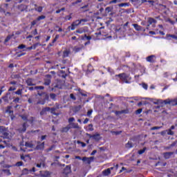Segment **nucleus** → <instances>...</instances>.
I'll list each match as a JSON object with an SVG mask.
<instances>
[{
    "mask_svg": "<svg viewBox=\"0 0 177 177\" xmlns=\"http://www.w3.org/2000/svg\"><path fill=\"white\" fill-rule=\"evenodd\" d=\"M154 104H162L161 106L164 107L165 104H169V106H177V99L175 100H157V102H153Z\"/></svg>",
    "mask_w": 177,
    "mask_h": 177,
    "instance_id": "f257e3e1",
    "label": "nucleus"
},
{
    "mask_svg": "<svg viewBox=\"0 0 177 177\" xmlns=\"http://www.w3.org/2000/svg\"><path fill=\"white\" fill-rule=\"evenodd\" d=\"M115 77H118L120 80H122V84L125 82V84H131V82L128 80H131V77L129 78V75L123 73L118 75H115Z\"/></svg>",
    "mask_w": 177,
    "mask_h": 177,
    "instance_id": "f03ea898",
    "label": "nucleus"
},
{
    "mask_svg": "<svg viewBox=\"0 0 177 177\" xmlns=\"http://www.w3.org/2000/svg\"><path fill=\"white\" fill-rule=\"evenodd\" d=\"M0 133H1L0 138H2L3 139H10L9 137V131L5 126H0Z\"/></svg>",
    "mask_w": 177,
    "mask_h": 177,
    "instance_id": "7ed1b4c3",
    "label": "nucleus"
},
{
    "mask_svg": "<svg viewBox=\"0 0 177 177\" xmlns=\"http://www.w3.org/2000/svg\"><path fill=\"white\" fill-rule=\"evenodd\" d=\"M44 100H47V102H51V100H53V102H56L57 100V95L55 93H47L44 96Z\"/></svg>",
    "mask_w": 177,
    "mask_h": 177,
    "instance_id": "20e7f679",
    "label": "nucleus"
},
{
    "mask_svg": "<svg viewBox=\"0 0 177 177\" xmlns=\"http://www.w3.org/2000/svg\"><path fill=\"white\" fill-rule=\"evenodd\" d=\"M19 12H27L28 6L26 4H20L17 6Z\"/></svg>",
    "mask_w": 177,
    "mask_h": 177,
    "instance_id": "39448f33",
    "label": "nucleus"
},
{
    "mask_svg": "<svg viewBox=\"0 0 177 177\" xmlns=\"http://www.w3.org/2000/svg\"><path fill=\"white\" fill-rule=\"evenodd\" d=\"M94 159L95 158L93 157H90V158L83 157L82 160L83 162H85V164H91Z\"/></svg>",
    "mask_w": 177,
    "mask_h": 177,
    "instance_id": "423d86ee",
    "label": "nucleus"
},
{
    "mask_svg": "<svg viewBox=\"0 0 177 177\" xmlns=\"http://www.w3.org/2000/svg\"><path fill=\"white\" fill-rule=\"evenodd\" d=\"M164 39L171 41V38L177 41V36L176 35L167 34L165 37H162Z\"/></svg>",
    "mask_w": 177,
    "mask_h": 177,
    "instance_id": "0eeeda50",
    "label": "nucleus"
},
{
    "mask_svg": "<svg viewBox=\"0 0 177 177\" xmlns=\"http://www.w3.org/2000/svg\"><path fill=\"white\" fill-rule=\"evenodd\" d=\"M37 143L38 145L35 148V150H44V149H45V142L41 143L40 142H38Z\"/></svg>",
    "mask_w": 177,
    "mask_h": 177,
    "instance_id": "6e6552de",
    "label": "nucleus"
},
{
    "mask_svg": "<svg viewBox=\"0 0 177 177\" xmlns=\"http://www.w3.org/2000/svg\"><path fill=\"white\" fill-rule=\"evenodd\" d=\"M113 9H114V7L113 6H109L105 8V12L102 15L104 17H106L110 12H113Z\"/></svg>",
    "mask_w": 177,
    "mask_h": 177,
    "instance_id": "1a4fd4ad",
    "label": "nucleus"
},
{
    "mask_svg": "<svg viewBox=\"0 0 177 177\" xmlns=\"http://www.w3.org/2000/svg\"><path fill=\"white\" fill-rule=\"evenodd\" d=\"M46 77L47 79H45V82L44 83V85H46V86H48V85H50V79L52 78V75H46Z\"/></svg>",
    "mask_w": 177,
    "mask_h": 177,
    "instance_id": "9d476101",
    "label": "nucleus"
},
{
    "mask_svg": "<svg viewBox=\"0 0 177 177\" xmlns=\"http://www.w3.org/2000/svg\"><path fill=\"white\" fill-rule=\"evenodd\" d=\"M63 174L64 175H68V174H71V166L66 165V167L64 169Z\"/></svg>",
    "mask_w": 177,
    "mask_h": 177,
    "instance_id": "9b49d317",
    "label": "nucleus"
},
{
    "mask_svg": "<svg viewBox=\"0 0 177 177\" xmlns=\"http://www.w3.org/2000/svg\"><path fill=\"white\" fill-rule=\"evenodd\" d=\"M174 152H164L163 153V157L165 160H169L171 158V156H174Z\"/></svg>",
    "mask_w": 177,
    "mask_h": 177,
    "instance_id": "f8f14e48",
    "label": "nucleus"
},
{
    "mask_svg": "<svg viewBox=\"0 0 177 177\" xmlns=\"http://www.w3.org/2000/svg\"><path fill=\"white\" fill-rule=\"evenodd\" d=\"M115 115H121V114H129V109H124L122 111H116L115 112Z\"/></svg>",
    "mask_w": 177,
    "mask_h": 177,
    "instance_id": "ddd939ff",
    "label": "nucleus"
},
{
    "mask_svg": "<svg viewBox=\"0 0 177 177\" xmlns=\"http://www.w3.org/2000/svg\"><path fill=\"white\" fill-rule=\"evenodd\" d=\"M27 122H24L22 124V128L19 129V132H20V133H24V132L27 131Z\"/></svg>",
    "mask_w": 177,
    "mask_h": 177,
    "instance_id": "4468645a",
    "label": "nucleus"
},
{
    "mask_svg": "<svg viewBox=\"0 0 177 177\" xmlns=\"http://www.w3.org/2000/svg\"><path fill=\"white\" fill-rule=\"evenodd\" d=\"M133 27H134L135 30H136V31H146V30L143 29V28L140 26H139V24H132Z\"/></svg>",
    "mask_w": 177,
    "mask_h": 177,
    "instance_id": "2eb2a0df",
    "label": "nucleus"
},
{
    "mask_svg": "<svg viewBox=\"0 0 177 177\" xmlns=\"http://www.w3.org/2000/svg\"><path fill=\"white\" fill-rule=\"evenodd\" d=\"M68 127L70 128V129H80V126L78 125V123H70L68 124Z\"/></svg>",
    "mask_w": 177,
    "mask_h": 177,
    "instance_id": "dca6fc26",
    "label": "nucleus"
},
{
    "mask_svg": "<svg viewBox=\"0 0 177 177\" xmlns=\"http://www.w3.org/2000/svg\"><path fill=\"white\" fill-rule=\"evenodd\" d=\"M46 111H50V107H45L41 111H40V115H46Z\"/></svg>",
    "mask_w": 177,
    "mask_h": 177,
    "instance_id": "f3484780",
    "label": "nucleus"
},
{
    "mask_svg": "<svg viewBox=\"0 0 177 177\" xmlns=\"http://www.w3.org/2000/svg\"><path fill=\"white\" fill-rule=\"evenodd\" d=\"M154 57H156V55H150L147 57L146 60L147 62H149V63H154Z\"/></svg>",
    "mask_w": 177,
    "mask_h": 177,
    "instance_id": "a211bd4d",
    "label": "nucleus"
},
{
    "mask_svg": "<svg viewBox=\"0 0 177 177\" xmlns=\"http://www.w3.org/2000/svg\"><path fill=\"white\" fill-rule=\"evenodd\" d=\"M26 147H28L29 149H34V144L32 141L26 142H25Z\"/></svg>",
    "mask_w": 177,
    "mask_h": 177,
    "instance_id": "6ab92c4d",
    "label": "nucleus"
},
{
    "mask_svg": "<svg viewBox=\"0 0 177 177\" xmlns=\"http://www.w3.org/2000/svg\"><path fill=\"white\" fill-rule=\"evenodd\" d=\"M93 139L94 140H96V142H99V140H100V139H102V137L100 136V135L99 133H95V134L93 135Z\"/></svg>",
    "mask_w": 177,
    "mask_h": 177,
    "instance_id": "aec40b11",
    "label": "nucleus"
},
{
    "mask_svg": "<svg viewBox=\"0 0 177 177\" xmlns=\"http://www.w3.org/2000/svg\"><path fill=\"white\" fill-rule=\"evenodd\" d=\"M9 96H10V93H7L6 95L2 97L3 100H4L6 103H8L9 102V100H8Z\"/></svg>",
    "mask_w": 177,
    "mask_h": 177,
    "instance_id": "412c9836",
    "label": "nucleus"
},
{
    "mask_svg": "<svg viewBox=\"0 0 177 177\" xmlns=\"http://www.w3.org/2000/svg\"><path fill=\"white\" fill-rule=\"evenodd\" d=\"M111 174V171H110V169H106L102 171V175L104 176H109Z\"/></svg>",
    "mask_w": 177,
    "mask_h": 177,
    "instance_id": "4be33fe9",
    "label": "nucleus"
},
{
    "mask_svg": "<svg viewBox=\"0 0 177 177\" xmlns=\"http://www.w3.org/2000/svg\"><path fill=\"white\" fill-rule=\"evenodd\" d=\"M41 177H49L50 176V172L46 171L44 173L40 174Z\"/></svg>",
    "mask_w": 177,
    "mask_h": 177,
    "instance_id": "5701e85b",
    "label": "nucleus"
},
{
    "mask_svg": "<svg viewBox=\"0 0 177 177\" xmlns=\"http://www.w3.org/2000/svg\"><path fill=\"white\" fill-rule=\"evenodd\" d=\"M126 149H132L133 147V143L131 141H129L127 144H125Z\"/></svg>",
    "mask_w": 177,
    "mask_h": 177,
    "instance_id": "b1692460",
    "label": "nucleus"
},
{
    "mask_svg": "<svg viewBox=\"0 0 177 177\" xmlns=\"http://www.w3.org/2000/svg\"><path fill=\"white\" fill-rule=\"evenodd\" d=\"M82 109V106L81 105L75 106L73 108V112L74 113H78V111H80V110H81Z\"/></svg>",
    "mask_w": 177,
    "mask_h": 177,
    "instance_id": "393cba45",
    "label": "nucleus"
},
{
    "mask_svg": "<svg viewBox=\"0 0 177 177\" xmlns=\"http://www.w3.org/2000/svg\"><path fill=\"white\" fill-rule=\"evenodd\" d=\"M81 38L83 41H85V39H87V41H91V39H92V37L87 36L86 34H85L84 36H82Z\"/></svg>",
    "mask_w": 177,
    "mask_h": 177,
    "instance_id": "a878e982",
    "label": "nucleus"
},
{
    "mask_svg": "<svg viewBox=\"0 0 177 177\" xmlns=\"http://www.w3.org/2000/svg\"><path fill=\"white\" fill-rule=\"evenodd\" d=\"M12 37H15V34H12L11 35H8L7 37L4 40V44H6L7 42H9V41H10V39Z\"/></svg>",
    "mask_w": 177,
    "mask_h": 177,
    "instance_id": "bb28decb",
    "label": "nucleus"
},
{
    "mask_svg": "<svg viewBox=\"0 0 177 177\" xmlns=\"http://www.w3.org/2000/svg\"><path fill=\"white\" fill-rule=\"evenodd\" d=\"M2 172H4V174H6L7 176H10V175H12V173L10 172V169H2Z\"/></svg>",
    "mask_w": 177,
    "mask_h": 177,
    "instance_id": "cd10ccee",
    "label": "nucleus"
},
{
    "mask_svg": "<svg viewBox=\"0 0 177 177\" xmlns=\"http://www.w3.org/2000/svg\"><path fill=\"white\" fill-rule=\"evenodd\" d=\"M48 102V100H45V98H43V100H39V101L37 102V104H41L42 106H44V104H45V102Z\"/></svg>",
    "mask_w": 177,
    "mask_h": 177,
    "instance_id": "c85d7f7f",
    "label": "nucleus"
},
{
    "mask_svg": "<svg viewBox=\"0 0 177 177\" xmlns=\"http://www.w3.org/2000/svg\"><path fill=\"white\" fill-rule=\"evenodd\" d=\"M124 0H111L109 1V4L111 5L112 3H120V2H122Z\"/></svg>",
    "mask_w": 177,
    "mask_h": 177,
    "instance_id": "c756f323",
    "label": "nucleus"
},
{
    "mask_svg": "<svg viewBox=\"0 0 177 177\" xmlns=\"http://www.w3.org/2000/svg\"><path fill=\"white\" fill-rule=\"evenodd\" d=\"M28 172H30V170H28V169H27V168H25L22 170L21 176L28 175Z\"/></svg>",
    "mask_w": 177,
    "mask_h": 177,
    "instance_id": "7c9ffc66",
    "label": "nucleus"
},
{
    "mask_svg": "<svg viewBox=\"0 0 177 177\" xmlns=\"http://www.w3.org/2000/svg\"><path fill=\"white\" fill-rule=\"evenodd\" d=\"M50 113L51 114H54V115H58L57 113H56V108L55 107H52V108H50Z\"/></svg>",
    "mask_w": 177,
    "mask_h": 177,
    "instance_id": "2f4dec72",
    "label": "nucleus"
},
{
    "mask_svg": "<svg viewBox=\"0 0 177 177\" xmlns=\"http://www.w3.org/2000/svg\"><path fill=\"white\" fill-rule=\"evenodd\" d=\"M148 23L149 24H153V23L154 24L157 23V21L153 18H149Z\"/></svg>",
    "mask_w": 177,
    "mask_h": 177,
    "instance_id": "473e14b6",
    "label": "nucleus"
},
{
    "mask_svg": "<svg viewBox=\"0 0 177 177\" xmlns=\"http://www.w3.org/2000/svg\"><path fill=\"white\" fill-rule=\"evenodd\" d=\"M47 94V93H45V92H39V91H37V95H39V96H42L43 97V98H44L45 99V95Z\"/></svg>",
    "mask_w": 177,
    "mask_h": 177,
    "instance_id": "72a5a7b5",
    "label": "nucleus"
},
{
    "mask_svg": "<svg viewBox=\"0 0 177 177\" xmlns=\"http://www.w3.org/2000/svg\"><path fill=\"white\" fill-rule=\"evenodd\" d=\"M166 131L167 132V135H170L171 136H174V135H175V132H174L170 129H169L168 130H166Z\"/></svg>",
    "mask_w": 177,
    "mask_h": 177,
    "instance_id": "f704fd0d",
    "label": "nucleus"
},
{
    "mask_svg": "<svg viewBox=\"0 0 177 177\" xmlns=\"http://www.w3.org/2000/svg\"><path fill=\"white\" fill-rule=\"evenodd\" d=\"M161 106H162V104H160V106H154V108L156 109V110H154V113H160V111H161V109H160V107H162Z\"/></svg>",
    "mask_w": 177,
    "mask_h": 177,
    "instance_id": "c9c22d12",
    "label": "nucleus"
},
{
    "mask_svg": "<svg viewBox=\"0 0 177 177\" xmlns=\"http://www.w3.org/2000/svg\"><path fill=\"white\" fill-rule=\"evenodd\" d=\"M129 3H122L118 5L119 8H122V6H129Z\"/></svg>",
    "mask_w": 177,
    "mask_h": 177,
    "instance_id": "e433bc0d",
    "label": "nucleus"
},
{
    "mask_svg": "<svg viewBox=\"0 0 177 177\" xmlns=\"http://www.w3.org/2000/svg\"><path fill=\"white\" fill-rule=\"evenodd\" d=\"M146 150H147V148L145 147L142 149L139 150L138 153L142 155L143 153H145V151H146Z\"/></svg>",
    "mask_w": 177,
    "mask_h": 177,
    "instance_id": "4c0bfd02",
    "label": "nucleus"
},
{
    "mask_svg": "<svg viewBox=\"0 0 177 177\" xmlns=\"http://www.w3.org/2000/svg\"><path fill=\"white\" fill-rule=\"evenodd\" d=\"M42 89H45V87L44 86H35V91H39V90H42Z\"/></svg>",
    "mask_w": 177,
    "mask_h": 177,
    "instance_id": "58836bf2",
    "label": "nucleus"
},
{
    "mask_svg": "<svg viewBox=\"0 0 177 177\" xmlns=\"http://www.w3.org/2000/svg\"><path fill=\"white\" fill-rule=\"evenodd\" d=\"M68 131H70V127L68 125L66 127H64L62 130V132H68Z\"/></svg>",
    "mask_w": 177,
    "mask_h": 177,
    "instance_id": "ea45409f",
    "label": "nucleus"
},
{
    "mask_svg": "<svg viewBox=\"0 0 177 177\" xmlns=\"http://www.w3.org/2000/svg\"><path fill=\"white\" fill-rule=\"evenodd\" d=\"M26 84L28 86H34V84H32V82H31V79H28L27 81H26Z\"/></svg>",
    "mask_w": 177,
    "mask_h": 177,
    "instance_id": "a19ab883",
    "label": "nucleus"
},
{
    "mask_svg": "<svg viewBox=\"0 0 177 177\" xmlns=\"http://www.w3.org/2000/svg\"><path fill=\"white\" fill-rule=\"evenodd\" d=\"M14 93H15V95H22L23 89L19 88L17 91L14 92Z\"/></svg>",
    "mask_w": 177,
    "mask_h": 177,
    "instance_id": "79ce46f5",
    "label": "nucleus"
},
{
    "mask_svg": "<svg viewBox=\"0 0 177 177\" xmlns=\"http://www.w3.org/2000/svg\"><path fill=\"white\" fill-rule=\"evenodd\" d=\"M68 55H70V51L68 50L64 51V54H63L64 57H68Z\"/></svg>",
    "mask_w": 177,
    "mask_h": 177,
    "instance_id": "37998d69",
    "label": "nucleus"
},
{
    "mask_svg": "<svg viewBox=\"0 0 177 177\" xmlns=\"http://www.w3.org/2000/svg\"><path fill=\"white\" fill-rule=\"evenodd\" d=\"M77 145H81L82 147H85L86 146V144L85 142H82L80 140L77 141Z\"/></svg>",
    "mask_w": 177,
    "mask_h": 177,
    "instance_id": "c03bdc74",
    "label": "nucleus"
},
{
    "mask_svg": "<svg viewBox=\"0 0 177 177\" xmlns=\"http://www.w3.org/2000/svg\"><path fill=\"white\" fill-rule=\"evenodd\" d=\"M72 24L75 25V27H77V26H80V24H81V21L76 20L75 21L73 22Z\"/></svg>",
    "mask_w": 177,
    "mask_h": 177,
    "instance_id": "a18cd8bd",
    "label": "nucleus"
},
{
    "mask_svg": "<svg viewBox=\"0 0 177 177\" xmlns=\"http://www.w3.org/2000/svg\"><path fill=\"white\" fill-rule=\"evenodd\" d=\"M88 131H90L91 132L94 131L93 124H90L88 125Z\"/></svg>",
    "mask_w": 177,
    "mask_h": 177,
    "instance_id": "49530a36",
    "label": "nucleus"
},
{
    "mask_svg": "<svg viewBox=\"0 0 177 177\" xmlns=\"http://www.w3.org/2000/svg\"><path fill=\"white\" fill-rule=\"evenodd\" d=\"M35 120V118L34 117H30V119H28V122H30V124H33L34 123V121Z\"/></svg>",
    "mask_w": 177,
    "mask_h": 177,
    "instance_id": "de8ad7c7",
    "label": "nucleus"
},
{
    "mask_svg": "<svg viewBox=\"0 0 177 177\" xmlns=\"http://www.w3.org/2000/svg\"><path fill=\"white\" fill-rule=\"evenodd\" d=\"M46 17H45V15H41V16H39L37 18V21H39L40 20H44V19H45Z\"/></svg>",
    "mask_w": 177,
    "mask_h": 177,
    "instance_id": "09e8293b",
    "label": "nucleus"
},
{
    "mask_svg": "<svg viewBox=\"0 0 177 177\" xmlns=\"http://www.w3.org/2000/svg\"><path fill=\"white\" fill-rule=\"evenodd\" d=\"M79 93H80L82 96H84V97H86V96H88V95L84 93V91H82V90L81 89L79 90Z\"/></svg>",
    "mask_w": 177,
    "mask_h": 177,
    "instance_id": "8fccbe9b",
    "label": "nucleus"
},
{
    "mask_svg": "<svg viewBox=\"0 0 177 177\" xmlns=\"http://www.w3.org/2000/svg\"><path fill=\"white\" fill-rule=\"evenodd\" d=\"M111 133H113L114 135L118 136V135H121V133H122V131H111Z\"/></svg>",
    "mask_w": 177,
    "mask_h": 177,
    "instance_id": "3c124183",
    "label": "nucleus"
},
{
    "mask_svg": "<svg viewBox=\"0 0 177 177\" xmlns=\"http://www.w3.org/2000/svg\"><path fill=\"white\" fill-rule=\"evenodd\" d=\"M13 103H20V98L19 97L14 98Z\"/></svg>",
    "mask_w": 177,
    "mask_h": 177,
    "instance_id": "603ef678",
    "label": "nucleus"
},
{
    "mask_svg": "<svg viewBox=\"0 0 177 177\" xmlns=\"http://www.w3.org/2000/svg\"><path fill=\"white\" fill-rule=\"evenodd\" d=\"M21 118L24 120V121H28V118H27V115H21Z\"/></svg>",
    "mask_w": 177,
    "mask_h": 177,
    "instance_id": "864d4df0",
    "label": "nucleus"
},
{
    "mask_svg": "<svg viewBox=\"0 0 177 177\" xmlns=\"http://www.w3.org/2000/svg\"><path fill=\"white\" fill-rule=\"evenodd\" d=\"M6 113L9 114V115H12V114H13L14 112H13V111L10 110V109H6Z\"/></svg>",
    "mask_w": 177,
    "mask_h": 177,
    "instance_id": "5fc2aeb1",
    "label": "nucleus"
},
{
    "mask_svg": "<svg viewBox=\"0 0 177 177\" xmlns=\"http://www.w3.org/2000/svg\"><path fill=\"white\" fill-rule=\"evenodd\" d=\"M92 113H93V110L90 109L87 111V117H91L92 115Z\"/></svg>",
    "mask_w": 177,
    "mask_h": 177,
    "instance_id": "6e6d98bb",
    "label": "nucleus"
},
{
    "mask_svg": "<svg viewBox=\"0 0 177 177\" xmlns=\"http://www.w3.org/2000/svg\"><path fill=\"white\" fill-rule=\"evenodd\" d=\"M24 164V163L23 162L19 161V162H17L15 165L16 167H21Z\"/></svg>",
    "mask_w": 177,
    "mask_h": 177,
    "instance_id": "4d7b16f0",
    "label": "nucleus"
},
{
    "mask_svg": "<svg viewBox=\"0 0 177 177\" xmlns=\"http://www.w3.org/2000/svg\"><path fill=\"white\" fill-rule=\"evenodd\" d=\"M17 57H21V56H24V55H26V53H21L19 54V52H17Z\"/></svg>",
    "mask_w": 177,
    "mask_h": 177,
    "instance_id": "13d9d810",
    "label": "nucleus"
},
{
    "mask_svg": "<svg viewBox=\"0 0 177 177\" xmlns=\"http://www.w3.org/2000/svg\"><path fill=\"white\" fill-rule=\"evenodd\" d=\"M74 121H75V118H70L68 119L69 124H73V122H74Z\"/></svg>",
    "mask_w": 177,
    "mask_h": 177,
    "instance_id": "bf43d9fd",
    "label": "nucleus"
},
{
    "mask_svg": "<svg viewBox=\"0 0 177 177\" xmlns=\"http://www.w3.org/2000/svg\"><path fill=\"white\" fill-rule=\"evenodd\" d=\"M24 48H26V45L24 44H21L17 47V49H24Z\"/></svg>",
    "mask_w": 177,
    "mask_h": 177,
    "instance_id": "052dcab7",
    "label": "nucleus"
},
{
    "mask_svg": "<svg viewBox=\"0 0 177 177\" xmlns=\"http://www.w3.org/2000/svg\"><path fill=\"white\" fill-rule=\"evenodd\" d=\"M70 97L72 99V100H77V97H75V95H74L73 93L70 94Z\"/></svg>",
    "mask_w": 177,
    "mask_h": 177,
    "instance_id": "680f3d73",
    "label": "nucleus"
},
{
    "mask_svg": "<svg viewBox=\"0 0 177 177\" xmlns=\"http://www.w3.org/2000/svg\"><path fill=\"white\" fill-rule=\"evenodd\" d=\"M142 109H138L136 111V114L138 115V114H140L142 113Z\"/></svg>",
    "mask_w": 177,
    "mask_h": 177,
    "instance_id": "e2e57ef3",
    "label": "nucleus"
},
{
    "mask_svg": "<svg viewBox=\"0 0 177 177\" xmlns=\"http://www.w3.org/2000/svg\"><path fill=\"white\" fill-rule=\"evenodd\" d=\"M142 88H143L144 89L147 90V88H148L149 86H147V84H146V83H142Z\"/></svg>",
    "mask_w": 177,
    "mask_h": 177,
    "instance_id": "0e129e2a",
    "label": "nucleus"
},
{
    "mask_svg": "<svg viewBox=\"0 0 177 177\" xmlns=\"http://www.w3.org/2000/svg\"><path fill=\"white\" fill-rule=\"evenodd\" d=\"M55 147H56V145H53L50 148L48 149V151H52V150Z\"/></svg>",
    "mask_w": 177,
    "mask_h": 177,
    "instance_id": "69168bd1",
    "label": "nucleus"
},
{
    "mask_svg": "<svg viewBox=\"0 0 177 177\" xmlns=\"http://www.w3.org/2000/svg\"><path fill=\"white\" fill-rule=\"evenodd\" d=\"M68 28H71V30H75V26L74 25V24L72 23L71 26H68Z\"/></svg>",
    "mask_w": 177,
    "mask_h": 177,
    "instance_id": "338daca9",
    "label": "nucleus"
},
{
    "mask_svg": "<svg viewBox=\"0 0 177 177\" xmlns=\"http://www.w3.org/2000/svg\"><path fill=\"white\" fill-rule=\"evenodd\" d=\"M38 21L36 19V20H34L33 21L31 22V27H32L33 26H35V24H37V22Z\"/></svg>",
    "mask_w": 177,
    "mask_h": 177,
    "instance_id": "774afa93",
    "label": "nucleus"
}]
</instances>
